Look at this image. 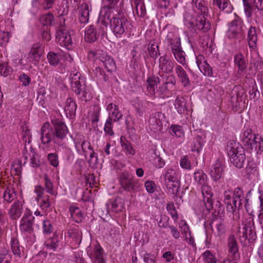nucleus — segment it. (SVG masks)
<instances>
[{
	"label": "nucleus",
	"mask_w": 263,
	"mask_h": 263,
	"mask_svg": "<svg viewBox=\"0 0 263 263\" xmlns=\"http://www.w3.org/2000/svg\"><path fill=\"white\" fill-rule=\"evenodd\" d=\"M106 19L109 20L110 28L117 36L123 34L127 29L128 21L120 13L118 9L114 6H104L100 10L98 20L99 33L101 35L106 33L108 26Z\"/></svg>",
	"instance_id": "f257e3e1"
},
{
	"label": "nucleus",
	"mask_w": 263,
	"mask_h": 263,
	"mask_svg": "<svg viewBox=\"0 0 263 263\" xmlns=\"http://www.w3.org/2000/svg\"><path fill=\"white\" fill-rule=\"evenodd\" d=\"M227 150L231 162L236 167L242 168L246 160L243 147L238 143L230 141L228 143Z\"/></svg>",
	"instance_id": "f03ea898"
},
{
	"label": "nucleus",
	"mask_w": 263,
	"mask_h": 263,
	"mask_svg": "<svg viewBox=\"0 0 263 263\" xmlns=\"http://www.w3.org/2000/svg\"><path fill=\"white\" fill-rule=\"evenodd\" d=\"M237 233L240 241L245 243L247 240L252 242L256 238V231L253 218L249 216L242 222V227H239Z\"/></svg>",
	"instance_id": "7ed1b4c3"
},
{
	"label": "nucleus",
	"mask_w": 263,
	"mask_h": 263,
	"mask_svg": "<svg viewBox=\"0 0 263 263\" xmlns=\"http://www.w3.org/2000/svg\"><path fill=\"white\" fill-rule=\"evenodd\" d=\"M88 58L89 60L96 61L100 66H103L108 72H112L116 70L114 60L106 52L90 50L88 53Z\"/></svg>",
	"instance_id": "20e7f679"
},
{
	"label": "nucleus",
	"mask_w": 263,
	"mask_h": 263,
	"mask_svg": "<svg viewBox=\"0 0 263 263\" xmlns=\"http://www.w3.org/2000/svg\"><path fill=\"white\" fill-rule=\"evenodd\" d=\"M51 122L54 135V144H60L64 141L69 133L68 128L65 123L59 119H53Z\"/></svg>",
	"instance_id": "39448f33"
},
{
	"label": "nucleus",
	"mask_w": 263,
	"mask_h": 263,
	"mask_svg": "<svg viewBox=\"0 0 263 263\" xmlns=\"http://www.w3.org/2000/svg\"><path fill=\"white\" fill-rule=\"evenodd\" d=\"M244 25L240 20H235L232 21L227 32V35L230 39H234L240 37L243 34Z\"/></svg>",
	"instance_id": "423d86ee"
},
{
	"label": "nucleus",
	"mask_w": 263,
	"mask_h": 263,
	"mask_svg": "<svg viewBox=\"0 0 263 263\" xmlns=\"http://www.w3.org/2000/svg\"><path fill=\"white\" fill-rule=\"evenodd\" d=\"M251 193V191H249L247 194L246 196L245 195L242 189L240 187H237L235 189L233 195V203L235 205V207H238V209L242 208V205L244 204L245 208H247L248 203L249 199L248 196Z\"/></svg>",
	"instance_id": "0eeeda50"
},
{
	"label": "nucleus",
	"mask_w": 263,
	"mask_h": 263,
	"mask_svg": "<svg viewBox=\"0 0 263 263\" xmlns=\"http://www.w3.org/2000/svg\"><path fill=\"white\" fill-rule=\"evenodd\" d=\"M120 184L124 190L132 191L138 188L136 179L127 172H123L120 176Z\"/></svg>",
	"instance_id": "6e6552de"
},
{
	"label": "nucleus",
	"mask_w": 263,
	"mask_h": 263,
	"mask_svg": "<svg viewBox=\"0 0 263 263\" xmlns=\"http://www.w3.org/2000/svg\"><path fill=\"white\" fill-rule=\"evenodd\" d=\"M164 115L160 111L155 112L152 114L149 119V127L154 133L161 132L162 129V120Z\"/></svg>",
	"instance_id": "1a4fd4ad"
},
{
	"label": "nucleus",
	"mask_w": 263,
	"mask_h": 263,
	"mask_svg": "<svg viewBox=\"0 0 263 263\" xmlns=\"http://www.w3.org/2000/svg\"><path fill=\"white\" fill-rule=\"evenodd\" d=\"M56 39L59 44L62 46L68 47L72 44L71 36L63 26H60L57 29Z\"/></svg>",
	"instance_id": "9d476101"
},
{
	"label": "nucleus",
	"mask_w": 263,
	"mask_h": 263,
	"mask_svg": "<svg viewBox=\"0 0 263 263\" xmlns=\"http://www.w3.org/2000/svg\"><path fill=\"white\" fill-rule=\"evenodd\" d=\"M41 140L43 145L50 143L52 141L54 143V135L52 128L48 122L44 124L41 129Z\"/></svg>",
	"instance_id": "9b49d317"
},
{
	"label": "nucleus",
	"mask_w": 263,
	"mask_h": 263,
	"mask_svg": "<svg viewBox=\"0 0 263 263\" xmlns=\"http://www.w3.org/2000/svg\"><path fill=\"white\" fill-rule=\"evenodd\" d=\"M229 257L232 261H237L240 259L238 246L237 240L233 235H230L228 239Z\"/></svg>",
	"instance_id": "f8f14e48"
},
{
	"label": "nucleus",
	"mask_w": 263,
	"mask_h": 263,
	"mask_svg": "<svg viewBox=\"0 0 263 263\" xmlns=\"http://www.w3.org/2000/svg\"><path fill=\"white\" fill-rule=\"evenodd\" d=\"M201 186V193L203 196V200L205 206L208 211H210L213 209V201L212 198L213 194L212 189L207 185V183Z\"/></svg>",
	"instance_id": "ddd939ff"
},
{
	"label": "nucleus",
	"mask_w": 263,
	"mask_h": 263,
	"mask_svg": "<svg viewBox=\"0 0 263 263\" xmlns=\"http://www.w3.org/2000/svg\"><path fill=\"white\" fill-rule=\"evenodd\" d=\"M159 62V67L161 70L159 72V74L161 77H164L163 73H168L173 72L174 63L171 60L167 59L166 55L160 57Z\"/></svg>",
	"instance_id": "4468645a"
},
{
	"label": "nucleus",
	"mask_w": 263,
	"mask_h": 263,
	"mask_svg": "<svg viewBox=\"0 0 263 263\" xmlns=\"http://www.w3.org/2000/svg\"><path fill=\"white\" fill-rule=\"evenodd\" d=\"M196 64L200 71L204 75L208 77L213 76L212 69L210 65L205 60L203 55L199 54L196 56Z\"/></svg>",
	"instance_id": "2eb2a0df"
},
{
	"label": "nucleus",
	"mask_w": 263,
	"mask_h": 263,
	"mask_svg": "<svg viewBox=\"0 0 263 263\" xmlns=\"http://www.w3.org/2000/svg\"><path fill=\"white\" fill-rule=\"evenodd\" d=\"M223 174L222 160L217 159L212 165L210 173L212 179L215 182L219 180Z\"/></svg>",
	"instance_id": "dca6fc26"
},
{
	"label": "nucleus",
	"mask_w": 263,
	"mask_h": 263,
	"mask_svg": "<svg viewBox=\"0 0 263 263\" xmlns=\"http://www.w3.org/2000/svg\"><path fill=\"white\" fill-rule=\"evenodd\" d=\"M245 12L248 17H251L253 7L258 10H263V0H253V5L249 0H242Z\"/></svg>",
	"instance_id": "f3484780"
},
{
	"label": "nucleus",
	"mask_w": 263,
	"mask_h": 263,
	"mask_svg": "<svg viewBox=\"0 0 263 263\" xmlns=\"http://www.w3.org/2000/svg\"><path fill=\"white\" fill-rule=\"evenodd\" d=\"M257 40L256 28L251 27L248 32L247 42L251 52H257Z\"/></svg>",
	"instance_id": "a211bd4d"
},
{
	"label": "nucleus",
	"mask_w": 263,
	"mask_h": 263,
	"mask_svg": "<svg viewBox=\"0 0 263 263\" xmlns=\"http://www.w3.org/2000/svg\"><path fill=\"white\" fill-rule=\"evenodd\" d=\"M108 112V117L107 119H110L114 122L119 121L122 117V114L119 110V107L116 104L112 103H109L106 107Z\"/></svg>",
	"instance_id": "6ab92c4d"
},
{
	"label": "nucleus",
	"mask_w": 263,
	"mask_h": 263,
	"mask_svg": "<svg viewBox=\"0 0 263 263\" xmlns=\"http://www.w3.org/2000/svg\"><path fill=\"white\" fill-rule=\"evenodd\" d=\"M89 6L88 4L83 3L78 8L79 20L81 23L86 24L89 18Z\"/></svg>",
	"instance_id": "aec40b11"
},
{
	"label": "nucleus",
	"mask_w": 263,
	"mask_h": 263,
	"mask_svg": "<svg viewBox=\"0 0 263 263\" xmlns=\"http://www.w3.org/2000/svg\"><path fill=\"white\" fill-rule=\"evenodd\" d=\"M175 72L178 78L184 87H187L191 85L187 72L181 66L177 65L175 67Z\"/></svg>",
	"instance_id": "412c9836"
},
{
	"label": "nucleus",
	"mask_w": 263,
	"mask_h": 263,
	"mask_svg": "<svg viewBox=\"0 0 263 263\" xmlns=\"http://www.w3.org/2000/svg\"><path fill=\"white\" fill-rule=\"evenodd\" d=\"M234 63L238 68L237 73L239 75L242 73L243 71L247 68L248 65V62L241 53H237L235 55Z\"/></svg>",
	"instance_id": "4be33fe9"
},
{
	"label": "nucleus",
	"mask_w": 263,
	"mask_h": 263,
	"mask_svg": "<svg viewBox=\"0 0 263 263\" xmlns=\"http://www.w3.org/2000/svg\"><path fill=\"white\" fill-rule=\"evenodd\" d=\"M23 212V203L20 201L14 202L8 212L10 217L13 219L20 218Z\"/></svg>",
	"instance_id": "5701e85b"
},
{
	"label": "nucleus",
	"mask_w": 263,
	"mask_h": 263,
	"mask_svg": "<svg viewBox=\"0 0 263 263\" xmlns=\"http://www.w3.org/2000/svg\"><path fill=\"white\" fill-rule=\"evenodd\" d=\"M42 53V45L39 43H35L33 45L28 54V58L31 59L32 61L38 62L40 60Z\"/></svg>",
	"instance_id": "b1692460"
},
{
	"label": "nucleus",
	"mask_w": 263,
	"mask_h": 263,
	"mask_svg": "<svg viewBox=\"0 0 263 263\" xmlns=\"http://www.w3.org/2000/svg\"><path fill=\"white\" fill-rule=\"evenodd\" d=\"M149 160L157 168H162L165 165L164 160L157 154L155 149L148 151Z\"/></svg>",
	"instance_id": "393cba45"
},
{
	"label": "nucleus",
	"mask_w": 263,
	"mask_h": 263,
	"mask_svg": "<svg viewBox=\"0 0 263 263\" xmlns=\"http://www.w3.org/2000/svg\"><path fill=\"white\" fill-rule=\"evenodd\" d=\"M107 210L114 213H119L121 212L124 208V204L122 199L120 197H117L115 199L110 200L106 204Z\"/></svg>",
	"instance_id": "a878e982"
},
{
	"label": "nucleus",
	"mask_w": 263,
	"mask_h": 263,
	"mask_svg": "<svg viewBox=\"0 0 263 263\" xmlns=\"http://www.w3.org/2000/svg\"><path fill=\"white\" fill-rule=\"evenodd\" d=\"M103 250L99 244L95 246L93 253L89 254L93 263H105L103 259Z\"/></svg>",
	"instance_id": "bb28decb"
},
{
	"label": "nucleus",
	"mask_w": 263,
	"mask_h": 263,
	"mask_svg": "<svg viewBox=\"0 0 263 263\" xmlns=\"http://www.w3.org/2000/svg\"><path fill=\"white\" fill-rule=\"evenodd\" d=\"M77 105L74 101L71 98L67 99L64 111L66 116L69 118H72L76 114Z\"/></svg>",
	"instance_id": "cd10ccee"
},
{
	"label": "nucleus",
	"mask_w": 263,
	"mask_h": 263,
	"mask_svg": "<svg viewBox=\"0 0 263 263\" xmlns=\"http://www.w3.org/2000/svg\"><path fill=\"white\" fill-rule=\"evenodd\" d=\"M174 105L179 114H184L187 111L186 101L182 96L176 97Z\"/></svg>",
	"instance_id": "c85d7f7f"
},
{
	"label": "nucleus",
	"mask_w": 263,
	"mask_h": 263,
	"mask_svg": "<svg viewBox=\"0 0 263 263\" xmlns=\"http://www.w3.org/2000/svg\"><path fill=\"white\" fill-rule=\"evenodd\" d=\"M205 15H198L196 21V26L197 29L206 32L211 29V24L206 21Z\"/></svg>",
	"instance_id": "c756f323"
},
{
	"label": "nucleus",
	"mask_w": 263,
	"mask_h": 263,
	"mask_svg": "<svg viewBox=\"0 0 263 263\" xmlns=\"http://www.w3.org/2000/svg\"><path fill=\"white\" fill-rule=\"evenodd\" d=\"M99 28H100L98 25ZM101 34L99 32L98 33L97 32L96 29L93 25H90L85 30V40L89 43L95 42L98 38L99 35Z\"/></svg>",
	"instance_id": "7c9ffc66"
},
{
	"label": "nucleus",
	"mask_w": 263,
	"mask_h": 263,
	"mask_svg": "<svg viewBox=\"0 0 263 263\" xmlns=\"http://www.w3.org/2000/svg\"><path fill=\"white\" fill-rule=\"evenodd\" d=\"M11 250L15 257H21L22 252H23L22 248L20 245L18 240L14 237L11 240Z\"/></svg>",
	"instance_id": "2f4dec72"
},
{
	"label": "nucleus",
	"mask_w": 263,
	"mask_h": 263,
	"mask_svg": "<svg viewBox=\"0 0 263 263\" xmlns=\"http://www.w3.org/2000/svg\"><path fill=\"white\" fill-rule=\"evenodd\" d=\"M120 142L122 147L126 155L133 156L135 154V150L132 146L130 143L126 140L125 137L122 136L120 137Z\"/></svg>",
	"instance_id": "473e14b6"
},
{
	"label": "nucleus",
	"mask_w": 263,
	"mask_h": 263,
	"mask_svg": "<svg viewBox=\"0 0 263 263\" xmlns=\"http://www.w3.org/2000/svg\"><path fill=\"white\" fill-rule=\"evenodd\" d=\"M255 134L253 133L250 128L245 130L241 137V141L246 148L247 147L251 146L250 141H251V139L253 138V136H255Z\"/></svg>",
	"instance_id": "72a5a7b5"
},
{
	"label": "nucleus",
	"mask_w": 263,
	"mask_h": 263,
	"mask_svg": "<svg viewBox=\"0 0 263 263\" xmlns=\"http://www.w3.org/2000/svg\"><path fill=\"white\" fill-rule=\"evenodd\" d=\"M44 245L48 249L55 251L59 247V236L54 234L53 237H50L45 242Z\"/></svg>",
	"instance_id": "f704fd0d"
},
{
	"label": "nucleus",
	"mask_w": 263,
	"mask_h": 263,
	"mask_svg": "<svg viewBox=\"0 0 263 263\" xmlns=\"http://www.w3.org/2000/svg\"><path fill=\"white\" fill-rule=\"evenodd\" d=\"M254 144H251V146L247 147V149L249 151H252L254 149V151L256 152L257 154H260L263 151V139L258 134H257V139H256V142L253 143Z\"/></svg>",
	"instance_id": "c9c22d12"
},
{
	"label": "nucleus",
	"mask_w": 263,
	"mask_h": 263,
	"mask_svg": "<svg viewBox=\"0 0 263 263\" xmlns=\"http://www.w3.org/2000/svg\"><path fill=\"white\" fill-rule=\"evenodd\" d=\"M167 192L176 196L178 195L179 189L180 188V182L179 181L165 182Z\"/></svg>",
	"instance_id": "e433bc0d"
},
{
	"label": "nucleus",
	"mask_w": 263,
	"mask_h": 263,
	"mask_svg": "<svg viewBox=\"0 0 263 263\" xmlns=\"http://www.w3.org/2000/svg\"><path fill=\"white\" fill-rule=\"evenodd\" d=\"M227 221L224 219H220L216 226V231L214 233L216 237H221L225 235L227 231Z\"/></svg>",
	"instance_id": "4c0bfd02"
},
{
	"label": "nucleus",
	"mask_w": 263,
	"mask_h": 263,
	"mask_svg": "<svg viewBox=\"0 0 263 263\" xmlns=\"http://www.w3.org/2000/svg\"><path fill=\"white\" fill-rule=\"evenodd\" d=\"M194 180L199 185L206 183L207 175L201 170H198L194 173Z\"/></svg>",
	"instance_id": "58836bf2"
},
{
	"label": "nucleus",
	"mask_w": 263,
	"mask_h": 263,
	"mask_svg": "<svg viewBox=\"0 0 263 263\" xmlns=\"http://www.w3.org/2000/svg\"><path fill=\"white\" fill-rule=\"evenodd\" d=\"M245 94V91L242 88H239V90L236 91V97L234 96L231 97L232 105L236 108L240 106V103L242 101L243 97Z\"/></svg>",
	"instance_id": "ea45409f"
},
{
	"label": "nucleus",
	"mask_w": 263,
	"mask_h": 263,
	"mask_svg": "<svg viewBox=\"0 0 263 263\" xmlns=\"http://www.w3.org/2000/svg\"><path fill=\"white\" fill-rule=\"evenodd\" d=\"M193 3L199 10L198 15H207L208 9L205 6V2L203 0H193Z\"/></svg>",
	"instance_id": "a19ab883"
},
{
	"label": "nucleus",
	"mask_w": 263,
	"mask_h": 263,
	"mask_svg": "<svg viewBox=\"0 0 263 263\" xmlns=\"http://www.w3.org/2000/svg\"><path fill=\"white\" fill-rule=\"evenodd\" d=\"M203 146V140L201 136H197L193 139L192 145L191 150L192 152L199 153Z\"/></svg>",
	"instance_id": "79ce46f5"
},
{
	"label": "nucleus",
	"mask_w": 263,
	"mask_h": 263,
	"mask_svg": "<svg viewBox=\"0 0 263 263\" xmlns=\"http://www.w3.org/2000/svg\"><path fill=\"white\" fill-rule=\"evenodd\" d=\"M69 212L71 217L76 221V222H79L82 221L83 214L79 208L73 206H70L69 208Z\"/></svg>",
	"instance_id": "37998d69"
},
{
	"label": "nucleus",
	"mask_w": 263,
	"mask_h": 263,
	"mask_svg": "<svg viewBox=\"0 0 263 263\" xmlns=\"http://www.w3.org/2000/svg\"><path fill=\"white\" fill-rule=\"evenodd\" d=\"M33 221L21 220L20 228L22 232L31 234L33 231Z\"/></svg>",
	"instance_id": "c03bdc74"
},
{
	"label": "nucleus",
	"mask_w": 263,
	"mask_h": 263,
	"mask_svg": "<svg viewBox=\"0 0 263 263\" xmlns=\"http://www.w3.org/2000/svg\"><path fill=\"white\" fill-rule=\"evenodd\" d=\"M40 20L41 24L47 26L52 25L54 22V16L50 12L42 15Z\"/></svg>",
	"instance_id": "a18cd8bd"
},
{
	"label": "nucleus",
	"mask_w": 263,
	"mask_h": 263,
	"mask_svg": "<svg viewBox=\"0 0 263 263\" xmlns=\"http://www.w3.org/2000/svg\"><path fill=\"white\" fill-rule=\"evenodd\" d=\"M55 144L59 146L58 151L61 152L64 155V156L65 157L67 160H69L72 154V151L71 149L65 144L64 141L61 142L60 144Z\"/></svg>",
	"instance_id": "49530a36"
},
{
	"label": "nucleus",
	"mask_w": 263,
	"mask_h": 263,
	"mask_svg": "<svg viewBox=\"0 0 263 263\" xmlns=\"http://www.w3.org/2000/svg\"><path fill=\"white\" fill-rule=\"evenodd\" d=\"M157 79H159V78H148L147 79V89L151 95H153L155 92L157 86Z\"/></svg>",
	"instance_id": "de8ad7c7"
},
{
	"label": "nucleus",
	"mask_w": 263,
	"mask_h": 263,
	"mask_svg": "<svg viewBox=\"0 0 263 263\" xmlns=\"http://www.w3.org/2000/svg\"><path fill=\"white\" fill-rule=\"evenodd\" d=\"M16 193L13 189L7 188L3 193L5 201L8 203L11 202L16 197Z\"/></svg>",
	"instance_id": "09e8293b"
},
{
	"label": "nucleus",
	"mask_w": 263,
	"mask_h": 263,
	"mask_svg": "<svg viewBox=\"0 0 263 263\" xmlns=\"http://www.w3.org/2000/svg\"><path fill=\"white\" fill-rule=\"evenodd\" d=\"M101 107L97 105L93 107V110L90 116V121L91 122L96 124L97 126V123L99 121V116L100 115Z\"/></svg>",
	"instance_id": "8fccbe9b"
},
{
	"label": "nucleus",
	"mask_w": 263,
	"mask_h": 263,
	"mask_svg": "<svg viewBox=\"0 0 263 263\" xmlns=\"http://www.w3.org/2000/svg\"><path fill=\"white\" fill-rule=\"evenodd\" d=\"M47 60L50 65L55 66L60 61V55L54 52L50 51L47 54Z\"/></svg>",
	"instance_id": "3c124183"
},
{
	"label": "nucleus",
	"mask_w": 263,
	"mask_h": 263,
	"mask_svg": "<svg viewBox=\"0 0 263 263\" xmlns=\"http://www.w3.org/2000/svg\"><path fill=\"white\" fill-rule=\"evenodd\" d=\"M205 263H217V258L211 251L206 250L202 254Z\"/></svg>",
	"instance_id": "603ef678"
},
{
	"label": "nucleus",
	"mask_w": 263,
	"mask_h": 263,
	"mask_svg": "<svg viewBox=\"0 0 263 263\" xmlns=\"http://www.w3.org/2000/svg\"><path fill=\"white\" fill-rule=\"evenodd\" d=\"M137 14L140 17H144L146 14L144 3L143 2L135 3Z\"/></svg>",
	"instance_id": "864d4df0"
},
{
	"label": "nucleus",
	"mask_w": 263,
	"mask_h": 263,
	"mask_svg": "<svg viewBox=\"0 0 263 263\" xmlns=\"http://www.w3.org/2000/svg\"><path fill=\"white\" fill-rule=\"evenodd\" d=\"M165 182L179 181L176 171L173 169H168L164 176Z\"/></svg>",
	"instance_id": "5fc2aeb1"
},
{
	"label": "nucleus",
	"mask_w": 263,
	"mask_h": 263,
	"mask_svg": "<svg viewBox=\"0 0 263 263\" xmlns=\"http://www.w3.org/2000/svg\"><path fill=\"white\" fill-rule=\"evenodd\" d=\"M77 95L78 96L79 99L85 102L89 100L92 97L91 93L87 87L81 90L80 91V94Z\"/></svg>",
	"instance_id": "6e6d98bb"
},
{
	"label": "nucleus",
	"mask_w": 263,
	"mask_h": 263,
	"mask_svg": "<svg viewBox=\"0 0 263 263\" xmlns=\"http://www.w3.org/2000/svg\"><path fill=\"white\" fill-rule=\"evenodd\" d=\"M170 133L173 136L181 137L183 134V131L181 126L172 125L170 129Z\"/></svg>",
	"instance_id": "4d7b16f0"
},
{
	"label": "nucleus",
	"mask_w": 263,
	"mask_h": 263,
	"mask_svg": "<svg viewBox=\"0 0 263 263\" xmlns=\"http://www.w3.org/2000/svg\"><path fill=\"white\" fill-rule=\"evenodd\" d=\"M68 233L69 236L75 239L76 241L80 243L82 239V232L78 229H72L69 230Z\"/></svg>",
	"instance_id": "13d9d810"
},
{
	"label": "nucleus",
	"mask_w": 263,
	"mask_h": 263,
	"mask_svg": "<svg viewBox=\"0 0 263 263\" xmlns=\"http://www.w3.org/2000/svg\"><path fill=\"white\" fill-rule=\"evenodd\" d=\"M173 54L178 62L183 66L186 65L185 54L182 49L177 52L174 51Z\"/></svg>",
	"instance_id": "bf43d9fd"
},
{
	"label": "nucleus",
	"mask_w": 263,
	"mask_h": 263,
	"mask_svg": "<svg viewBox=\"0 0 263 263\" xmlns=\"http://www.w3.org/2000/svg\"><path fill=\"white\" fill-rule=\"evenodd\" d=\"M166 210L171 215L172 218L174 220V221L177 220L178 218V215L175 205L172 202H168L167 204Z\"/></svg>",
	"instance_id": "052dcab7"
},
{
	"label": "nucleus",
	"mask_w": 263,
	"mask_h": 263,
	"mask_svg": "<svg viewBox=\"0 0 263 263\" xmlns=\"http://www.w3.org/2000/svg\"><path fill=\"white\" fill-rule=\"evenodd\" d=\"M71 87L72 90L76 93V95H79L80 91L83 89H84L86 86L84 81L82 80L79 82L71 85Z\"/></svg>",
	"instance_id": "680f3d73"
},
{
	"label": "nucleus",
	"mask_w": 263,
	"mask_h": 263,
	"mask_svg": "<svg viewBox=\"0 0 263 263\" xmlns=\"http://www.w3.org/2000/svg\"><path fill=\"white\" fill-rule=\"evenodd\" d=\"M113 120H111L110 119H107L104 126V130L105 133L110 136H112L114 135V132L112 129L113 127Z\"/></svg>",
	"instance_id": "e2e57ef3"
},
{
	"label": "nucleus",
	"mask_w": 263,
	"mask_h": 263,
	"mask_svg": "<svg viewBox=\"0 0 263 263\" xmlns=\"http://www.w3.org/2000/svg\"><path fill=\"white\" fill-rule=\"evenodd\" d=\"M44 180L45 187L46 192L47 193L50 194L51 195H53L54 191L53 190V184H52L51 180L48 177V176L47 174L44 175Z\"/></svg>",
	"instance_id": "0e129e2a"
},
{
	"label": "nucleus",
	"mask_w": 263,
	"mask_h": 263,
	"mask_svg": "<svg viewBox=\"0 0 263 263\" xmlns=\"http://www.w3.org/2000/svg\"><path fill=\"white\" fill-rule=\"evenodd\" d=\"M40 199L41 200L40 206L43 210H46L51 206V201L49 196H44L43 197L40 198Z\"/></svg>",
	"instance_id": "69168bd1"
},
{
	"label": "nucleus",
	"mask_w": 263,
	"mask_h": 263,
	"mask_svg": "<svg viewBox=\"0 0 263 263\" xmlns=\"http://www.w3.org/2000/svg\"><path fill=\"white\" fill-rule=\"evenodd\" d=\"M148 50L150 57L153 58H156L158 54H160L158 52V46L155 43L150 44Z\"/></svg>",
	"instance_id": "338daca9"
},
{
	"label": "nucleus",
	"mask_w": 263,
	"mask_h": 263,
	"mask_svg": "<svg viewBox=\"0 0 263 263\" xmlns=\"http://www.w3.org/2000/svg\"><path fill=\"white\" fill-rule=\"evenodd\" d=\"M47 159L50 164L54 167H57L59 165V161L58 155L56 153H50L47 156Z\"/></svg>",
	"instance_id": "774afa93"
}]
</instances>
